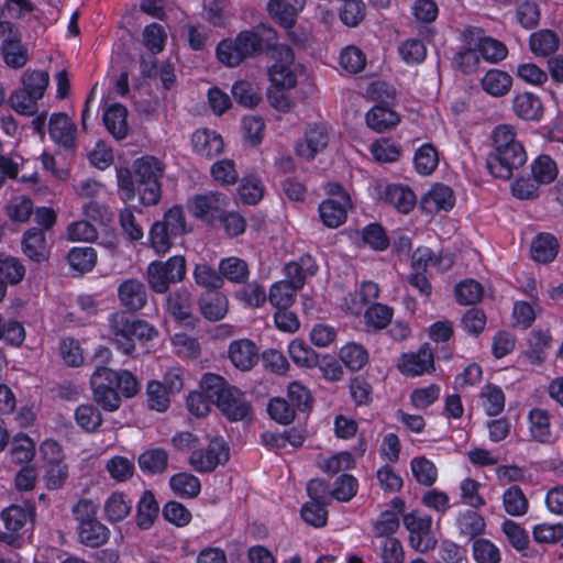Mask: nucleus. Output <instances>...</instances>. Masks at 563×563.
<instances>
[{"mask_svg": "<svg viewBox=\"0 0 563 563\" xmlns=\"http://www.w3.org/2000/svg\"><path fill=\"white\" fill-rule=\"evenodd\" d=\"M277 34L274 29L260 25L254 30L240 32L234 41L224 40L218 44V59L229 66H239L246 58L261 55L266 48H272Z\"/></svg>", "mask_w": 563, "mask_h": 563, "instance_id": "nucleus-1", "label": "nucleus"}, {"mask_svg": "<svg viewBox=\"0 0 563 563\" xmlns=\"http://www.w3.org/2000/svg\"><path fill=\"white\" fill-rule=\"evenodd\" d=\"M200 387L230 421L251 419L252 405L245 394L230 385L223 377L207 373L201 379Z\"/></svg>", "mask_w": 563, "mask_h": 563, "instance_id": "nucleus-2", "label": "nucleus"}, {"mask_svg": "<svg viewBox=\"0 0 563 563\" xmlns=\"http://www.w3.org/2000/svg\"><path fill=\"white\" fill-rule=\"evenodd\" d=\"M110 335L117 349L126 355L135 351V342L146 343L157 331L145 320L130 317L126 311H117L109 317Z\"/></svg>", "mask_w": 563, "mask_h": 563, "instance_id": "nucleus-3", "label": "nucleus"}, {"mask_svg": "<svg viewBox=\"0 0 563 563\" xmlns=\"http://www.w3.org/2000/svg\"><path fill=\"white\" fill-rule=\"evenodd\" d=\"M133 173L140 201L144 206H155L162 196L161 181L164 164L154 156H143L134 161Z\"/></svg>", "mask_w": 563, "mask_h": 563, "instance_id": "nucleus-4", "label": "nucleus"}, {"mask_svg": "<svg viewBox=\"0 0 563 563\" xmlns=\"http://www.w3.org/2000/svg\"><path fill=\"white\" fill-rule=\"evenodd\" d=\"M186 276V260L176 255L165 262L154 261L146 269V280L156 294H166L172 284L180 283Z\"/></svg>", "mask_w": 563, "mask_h": 563, "instance_id": "nucleus-5", "label": "nucleus"}, {"mask_svg": "<svg viewBox=\"0 0 563 563\" xmlns=\"http://www.w3.org/2000/svg\"><path fill=\"white\" fill-rule=\"evenodd\" d=\"M230 459L229 446L222 438L212 439L206 449L194 450L189 456V465L198 473H211L219 464Z\"/></svg>", "mask_w": 563, "mask_h": 563, "instance_id": "nucleus-6", "label": "nucleus"}, {"mask_svg": "<svg viewBox=\"0 0 563 563\" xmlns=\"http://www.w3.org/2000/svg\"><path fill=\"white\" fill-rule=\"evenodd\" d=\"M527 162V153L522 146L510 147L500 154H488L487 168L496 178L509 179L515 169L522 167Z\"/></svg>", "mask_w": 563, "mask_h": 563, "instance_id": "nucleus-7", "label": "nucleus"}, {"mask_svg": "<svg viewBox=\"0 0 563 563\" xmlns=\"http://www.w3.org/2000/svg\"><path fill=\"white\" fill-rule=\"evenodd\" d=\"M168 313L176 322L187 328H195L199 319L194 313L191 294L186 288L170 292L166 299Z\"/></svg>", "mask_w": 563, "mask_h": 563, "instance_id": "nucleus-8", "label": "nucleus"}, {"mask_svg": "<svg viewBox=\"0 0 563 563\" xmlns=\"http://www.w3.org/2000/svg\"><path fill=\"white\" fill-rule=\"evenodd\" d=\"M118 298L126 311L137 312L147 305L148 292L143 282L128 278L119 285Z\"/></svg>", "mask_w": 563, "mask_h": 563, "instance_id": "nucleus-9", "label": "nucleus"}, {"mask_svg": "<svg viewBox=\"0 0 563 563\" xmlns=\"http://www.w3.org/2000/svg\"><path fill=\"white\" fill-rule=\"evenodd\" d=\"M328 143V130L323 125L314 124L306 130L303 140L296 145V152L300 157L311 161L319 152L325 150Z\"/></svg>", "mask_w": 563, "mask_h": 563, "instance_id": "nucleus-10", "label": "nucleus"}, {"mask_svg": "<svg viewBox=\"0 0 563 563\" xmlns=\"http://www.w3.org/2000/svg\"><path fill=\"white\" fill-rule=\"evenodd\" d=\"M227 206V198L220 192L196 196L189 207L196 218L207 219L220 216Z\"/></svg>", "mask_w": 563, "mask_h": 563, "instance_id": "nucleus-11", "label": "nucleus"}, {"mask_svg": "<svg viewBox=\"0 0 563 563\" xmlns=\"http://www.w3.org/2000/svg\"><path fill=\"white\" fill-rule=\"evenodd\" d=\"M455 202L453 190L442 184L435 185L421 200V209L434 214L441 210L449 211Z\"/></svg>", "mask_w": 563, "mask_h": 563, "instance_id": "nucleus-12", "label": "nucleus"}, {"mask_svg": "<svg viewBox=\"0 0 563 563\" xmlns=\"http://www.w3.org/2000/svg\"><path fill=\"white\" fill-rule=\"evenodd\" d=\"M48 125L49 135L55 143L68 150L75 147L76 126L65 113H54Z\"/></svg>", "mask_w": 563, "mask_h": 563, "instance_id": "nucleus-13", "label": "nucleus"}, {"mask_svg": "<svg viewBox=\"0 0 563 563\" xmlns=\"http://www.w3.org/2000/svg\"><path fill=\"white\" fill-rule=\"evenodd\" d=\"M399 369L409 375H421L434 368L432 350L426 344L417 353L404 354Z\"/></svg>", "mask_w": 563, "mask_h": 563, "instance_id": "nucleus-14", "label": "nucleus"}, {"mask_svg": "<svg viewBox=\"0 0 563 563\" xmlns=\"http://www.w3.org/2000/svg\"><path fill=\"white\" fill-rule=\"evenodd\" d=\"M351 207L350 196H343L341 200L327 199L319 206L320 218L328 228H338L347 217V209Z\"/></svg>", "mask_w": 563, "mask_h": 563, "instance_id": "nucleus-15", "label": "nucleus"}, {"mask_svg": "<svg viewBox=\"0 0 563 563\" xmlns=\"http://www.w3.org/2000/svg\"><path fill=\"white\" fill-rule=\"evenodd\" d=\"M23 252L32 261L37 264L46 262L49 257L45 233L37 228H31L23 234L22 240Z\"/></svg>", "mask_w": 563, "mask_h": 563, "instance_id": "nucleus-16", "label": "nucleus"}, {"mask_svg": "<svg viewBox=\"0 0 563 563\" xmlns=\"http://www.w3.org/2000/svg\"><path fill=\"white\" fill-rule=\"evenodd\" d=\"M229 357L236 368L251 369L258 361L256 345L250 340H238L230 344Z\"/></svg>", "mask_w": 563, "mask_h": 563, "instance_id": "nucleus-17", "label": "nucleus"}, {"mask_svg": "<svg viewBox=\"0 0 563 563\" xmlns=\"http://www.w3.org/2000/svg\"><path fill=\"white\" fill-rule=\"evenodd\" d=\"M302 0H295L291 4L287 0H269L267 10L269 15L283 27L291 29L296 23L297 14L303 9Z\"/></svg>", "mask_w": 563, "mask_h": 563, "instance_id": "nucleus-18", "label": "nucleus"}, {"mask_svg": "<svg viewBox=\"0 0 563 563\" xmlns=\"http://www.w3.org/2000/svg\"><path fill=\"white\" fill-rule=\"evenodd\" d=\"M201 314L209 321H219L228 312V299L220 291H205L199 298Z\"/></svg>", "mask_w": 563, "mask_h": 563, "instance_id": "nucleus-19", "label": "nucleus"}, {"mask_svg": "<svg viewBox=\"0 0 563 563\" xmlns=\"http://www.w3.org/2000/svg\"><path fill=\"white\" fill-rule=\"evenodd\" d=\"M192 146L199 155L212 158L223 152L224 143L222 137L216 132L208 130H198L192 134Z\"/></svg>", "mask_w": 563, "mask_h": 563, "instance_id": "nucleus-20", "label": "nucleus"}, {"mask_svg": "<svg viewBox=\"0 0 563 563\" xmlns=\"http://www.w3.org/2000/svg\"><path fill=\"white\" fill-rule=\"evenodd\" d=\"M551 343L552 336L548 330H533L529 334L525 356L531 364L540 365L545 361L547 350L550 349Z\"/></svg>", "mask_w": 563, "mask_h": 563, "instance_id": "nucleus-21", "label": "nucleus"}, {"mask_svg": "<svg viewBox=\"0 0 563 563\" xmlns=\"http://www.w3.org/2000/svg\"><path fill=\"white\" fill-rule=\"evenodd\" d=\"M400 121L397 112L384 104H376L366 113V124L382 133L396 126Z\"/></svg>", "mask_w": 563, "mask_h": 563, "instance_id": "nucleus-22", "label": "nucleus"}, {"mask_svg": "<svg viewBox=\"0 0 563 563\" xmlns=\"http://www.w3.org/2000/svg\"><path fill=\"white\" fill-rule=\"evenodd\" d=\"M382 199L395 207L401 213L410 212L416 205V195L407 187L399 185L386 186Z\"/></svg>", "mask_w": 563, "mask_h": 563, "instance_id": "nucleus-23", "label": "nucleus"}, {"mask_svg": "<svg viewBox=\"0 0 563 563\" xmlns=\"http://www.w3.org/2000/svg\"><path fill=\"white\" fill-rule=\"evenodd\" d=\"M482 88L488 95L494 97H503L507 95L512 86L511 76L499 69H490L481 80Z\"/></svg>", "mask_w": 563, "mask_h": 563, "instance_id": "nucleus-24", "label": "nucleus"}, {"mask_svg": "<svg viewBox=\"0 0 563 563\" xmlns=\"http://www.w3.org/2000/svg\"><path fill=\"white\" fill-rule=\"evenodd\" d=\"M512 107L515 113L523 120H539L543 112L541 100L531 92L517 95Z\"/></svg>", "mask_w": 563, "mask_h": 563, "instance_id": "nucleus-25", "label": "nucleus"}, {"mask_svg": "<svg viewBox=\"0 0 563 563\" xmlns=\"http://www.w3.org/2000/svg\"><path fill=\"white\" fill-rule=\"evenodd\" d=\"M126 117L128 110L120 103L111 106L103 114L106 128L117 140H122L128 134Z\"/></svg>", "mask_w": 563, "mask_h": 563, "instance_id": "nucleus-26", "label": "nucleus"}, {"mask_svg": "<svg viewBox=\"0 0 563 563\" xmlns=\"http://www.w3.org/2000/svg\"><path fill=\"white\" fill-rule=\"evenodd\" d=\"M559 251V242L550 233L539 234L531 243L532 258L539 263L552 262Z\"/></svg>", "mask_w": 563, "mask_h": 563, "instance_id": "nucleus-27", "label": "nucleus"}, {"mask_svg": "<svg viewBox=\"0 0 563 563\" xmlns=\"http://www.w3.org/2000/svg\"><path fill=\"white\" fill-rule=\"evenodd\" d=\"M139 466L147 474H163L168 466V453L161 448L148 449L139 456Z\"/></svg>", "mask_w": 563, "mask_h": 563, "instance_id": "nucleus-28", "label": "nucleus"}, {"mask_svg": "<svg viewBox=\"0 0 563 563\" xmlns=\"http://www.w3.org/2000/svg\"><path fill=\"white\" fill-rule=\"evenodd\" d=\"M233 99L245 108H254L262 101L260 87L250 80H238L231 89Z\"/></svg>", "mask_w": 563, "mask_h": 563, "instance_id": "nucleus-29", "label": "nucleus"}, {"mask_svg": "<svg viewBox=\"0 0 563 563\" xmlns=\"http://www.w3.org/2000/svg\"><path fill=\"white\" fill-rule=\"evenodd\" d=\"M172 490L184 498H195L201 490V484L194 474L181 472L175 474L169 479Z\"/></svg>", "mask_w": 563, "mask_h": 563, "instance_id": "nucleus-30", "label": "nucleus"}, {"mask_svg": "<svg viewBox=\"0 0 563 563\" xmlns=\"http://www.w3.org/2000/svg\"><path fill=\"white\" fill-rule=\"evenodd\" d=\"M109 539V530L100 521L92 520L79 526V540L90 548H98Z\"/></svg>", "mask_w": 563, "mask_h": 563, "instance_id": "nucleus-31", "label": "nucleus"}, {"mask_svg": "<svg viewBox=\"0 0 563 563\" xmlns=\"http://www.w3.org/2000/svg\"><path fill=\"white\" fill-rule=\"evenodd\" d=\"M158 504L151 490L143 492L137 504L136 522L141 529H148L158 517Z\"/></svg>", "mask_w": 563, "mask_h": 563, "instance_id": "nucleus-32", "label": "nucleus"}, {"mask_svg": "<svg viewBox=\"0 0 563 563\" xmlns=\"http://www.w3.org/2000/svg\"><path fill=\"white\" fill-rule=\"evenodd\" d=\"M493 151L489 154H500L510 147L522 146L517 139L516 129L510 124L497 125L492 133Z\"/></svg>", "mask_w": 563, "mask_h": 563, "instance_id": "nucleus-33", "label": "nucleus"}, {"mask_svg": "<svg viewBox=\"0 0 563 563\" xmlns=\"http://www.w3.org/2000/svg\"><path fill=\"white\" fill-rule=\"evenodd\" d=\"M288 352L294 363L298 366L313 368L320 364V356L302 340L291 341Z\"/></svg>", "mask_w": 563, "mask_h": 563, "instance_id": "nucleus-34", "label": "nucleus"}, {"mask_svg": "<svg viewBox=\"0 0 563 563\" xmlns=\"http://www.w3.org/2000/svg\"><path fill=\"white\" fill-rule=\"evenodd\" d=\"M70 267L79 273L90 272L97 264V252L93 247H73L67 255Z\"/></svg>", "mask_w": 563, "mask_h": 563, "instance_id": "nucleus-35", "label": "nucleus"}, {"mask_svg": "<svg viewBox=\"0 0 563 563\" xmlns=\"http://www.w3.org/2000/svg\"><path fill=\"white\" fill-rule=\"evenodd\" d=\"M219 272L222 278L236 284H243L249 277V266L239 257H228L220 262Z\"/></svg>", "mask_w": 563, "mask_h": 563, "instance_id": "nucleus-36", "label": "nucleus"}, {"mask_svg": "<svg viewBox=\"0 0 563 563\" xmlns=\"http://www.w3.org/2000/svg\"><path fill=\"white\" fill-rule=\"evenodd\" d=\"M529 44L533 54L549 56L558 49L559 38L554 32L541 30L531 34Z\"/></svg>", "mask_w": 563, "mask_h": 563, "instance_id": "nucleus-37", "label": "nucleus"}, {"mask_svg": "<svg viewBox=\"0 0 563 563\" xmlns=\"http://www.w3.org/2000/svg\"><path fill=\"white\" fill-rule=\"evenodd\" d=\"M504 507L510 516H523L528 511L529 503L522 489L514 485L509 487L503 496Z\"/></svg>", "mask_w": 563, "mask_h": 563, "instance_id": "nucleus-38", "label": "nucleus"}, {"mask_svg": "<svg viewBox=\"0 0 563 563\" xmlns=\"http://www.w3.org/2000/svg\"><path fill=\"white\" fill-rule=\"evenodd\" d=\"M132 509L131 500H128L122 493H113L104 504V512L110 521L125 519Z\"/></svg>", "mask_w": 563, "mask_h": 563, "instance_id": "nucleus-39", "label": "nucleus"}, {"mask_svg": "<svg viewBox=\"0 0 563 563\" xmlns=\"http://www.w3.org/2000/svg\"><path fill=\"white\" fill-rule=\"evenodd\" d=\"M22 88L33 95V98L42 99L49 84V76L44 70H27L23 74Z\"/></svg>", "mask_w": 563, "mask_h": 563, "instance_id": "nucleus-40", "label": "nucleus"}, {"mask_svg": "<svg viewBox=\"0 0 563 563\" xmlns=\"http://www.w3.org/2000/svg\"><path fill=\"white\" fill-rule=\"evenodd\" d=\"M439 163V154L432 144H423L415 155V167L421 175H430Z\"/></svg>", "mask_w": 563, "mask_h": 563, "instance_id": "nucleus-41", "label": "nucleus"}, {"mask_svg": "<svg viewBox=\"0 0 563 563\" xmlns=\"http://www.w3.org/2000/svg\"><path fill=\"white\" fill-rule=\"evenodd\" d=\"M32 508L12 505L2 511L1 517L9 531L18 532L32 518Z\"/></svg>", "mask_w": 563, "mask_h": 563, "instance_id": "nucleus-42", "label": "nucleus"}, {"mask_svg": "<svg viewBox=\"0 0 563 563\" xmlns=\"http://www.w3.org/2000/svg\"><path fill=\"white\" fill-rule=\"evenodd\" d=\"M531 173L540 185L552 183L558 176L556 163L548 155H540L531 165Z\"/></svg>", "mask_w": 563, "mask_h": 563, "instance_id": "nucleus-43", "label": "nucleus"}, {"mask_svg": "<svg viewBox=\"0 0 563 563\" xmlns=\"http://www.w3.org/2000/svg\"><path fill=\"white\" fill-rule=\"evenodd\" d=\"M1 53L5 65L11 68H22L29 59L27 48L23 45L22 38L1 46Z\"/></svg>", "mask_w": 563, "mask_h": 563, "instance_id": "nucleus-44", "label": "nucleus"}, {"mask_svg": "<svg viewBox=\"0 0 563 563\" xmlns=\"http://www.w3.org/2000/svg\"><path fill=\"white\" fill-rule=\"evenodd\" d=\"M340 358L351 371H360L367 364L368 353L362 345L349 343L341 349Z\"/></svg>", "mask_w": 563, "mask_h": 563, "instance_id": "nucleus-45", "label": "nucleus"}, {"mask_svg": "<svg viewBox=\"0 0 563 563\" xmlns=\"http://www.w3.org/2000/svg\"><path fill=\"white\" fill-rule=\"evenodd\" d=\"M194 277L196 284L205 287L206 291H218L223 286L221 274L207 264L196 265Z\"/></svg>", "mask_w": 563, "mask_h": 563, "instance_id": "nucleus-46", "label": "nucleus"}, {"mask_svg": "<svg viewBox=\"0 0 563 563\" xmlns=\"http://www.w3.org/2000/svg\"><path fill=\"white\" fill-rule=\"evenodd\" d=\"M460 532L468 539H474L481 536L485 530L484 518L472 510L462 514L457 519Z\"/></svg>", "mask_w": 563, "mask_h": 563, "instance_id": "nucleus-47", "label": "nucleus"}, {"mask_svg": "<svg viewBox=\"0 0 563 563\" xmlns=\"http://www.w3.org/2000/svg\"><path fill=\"white\" fill-rule=\"evenodd\" d=\"M38 98H33V95L24 88L16 89L9 98L11 107L15 112L22 115H33L37 112Z\"/></svg>", "mask_w": 563, "mask_h": 563, "instance_id": "nucleus-48", "label": "nucleus"}, {"mask_svg": "<svg viewBox=\"0 0 563 563\" xmlns=\"http://www.w3.org/2000/svg\"><path fill=\"white\" fill-rule=\"evenodd\" d=\"M76 422L88 432L96 431L102 423V415L92 405H80L75 411Z\"/></svg>", "mask_w": 563, "mask_h": 563, "instance_id": "nucleus-49", "label": "nucleus"}, {"mask_svg": "<svg viewBox=\"0 0 563 563\" xmlns=\"http://www.w3.org/2000/svg\"><path fill=\"white\" fill-rule=\"evenodd\" d=\"M411 471L416 481L424 486L433 485L438 477L434 464L423 456L415 457L411 461Z\"/></svg>", "mask_w": 563, "mask_h": 563, "instance_id": "nucleus-50", "label": "nucleus"}, {"mask_svg": "<svg viewBox=\"0 0 563 563\" xmlns=\"http://www.w3.org/2000/svg\"><path fill=\"white\" fill-rule=\"evenodd\" d=\"M393 317V309L382 303L371 306L364 314L366 325L374 330L386 328Z\"/></svg>", "mask_w": 563, "mask_h": 563, "instance_id": "nucleus-51", "label": "nucleus"}, {"mask_svg": "<svg viewBox=\"0 0 563 563\" xmlns=\"http://www.w3.org/2000/svg\"><path fill=\"white\" fill-rule=\"evenodd\" d=\"M298 290L287 282H277L269 291V301L276 308H288L292 305Z\"/></svg>", "mask_w": 563, "mask_h": 563, "instance_id": "nucleus-52", "label": "nucleus"}, {"mask_svg": "<svg viewBox=\"0 0 563 563\" xmlns=\"http://www.w3.org/2000/svg\"><path fill=\"white\" fill-rule=\"evenodd\" d=\"M530 430L532 437L540 441L545 442L550 437V421L545 410L532 409L529 415Z\"/></svg>", "mask_w": 563, "mask_h": 563, "instance_id": "nucleus-53", "label": "nucleus"}, {"mask_svg": "<svg viewBox=\"0 0 563 563\" xmlns=\"http://www.w3.org/2000/svg\"><path fill=\"white\" fill-rule=\"evenodd\" d=\"M455 296L462 305H474L482 299L483 287L476 280H464L455 286Z\"/></svg>", "mask_w": 563, "mask_h": 563, "instance_id": "nucleus-54", "label": "nucleus"}, {"mask_svg": "<svg viewBox=\"0 0 563 563\" xmlns=\"http://www.w3.org/2000/svg\"><path fill=\"white\" fill-rule=\"evenodd\" d=\"M473 556L476 563H499V549L487 539H476L473 543Z\"/></svg>", "mask_w": 563, "mask_h": 563, "instance_id": "nucleus-55", "label": "nucleus"}, {"mask_svg": "<svg viewBox=\"0 0 563 563\" xmlns=\"http://www.w3.org/2000/svg\"><path fill=\"white\" fill-rule=\"evenodd\" d=\"M288 402L300 411L309 410L312 406V397L308 388L298 382H292L288 386Z\"/></svg>", "mask_w": 563, "mask_h": 563, "instance_id": "nucleus-56", "label": "nucleus"}, {"mask_svg": "<svg viewBox=\"0 0 563 563\" xmlns=\"http://www.w3.org/2000/svg\"><path fill=\"white\" fill-rule=\"evenodd\" d=\"M146 396L148 407L159 412L165 411L169 407V394L161 386V382L151 380L146 387Z\"/></svg>", "mask_w": 563, "mask_h": 563, "instance_id": "nucleus-57", "label": "nucleus"}, {"mask_svg": "<svg viewBox=\"0 0 563 563\" xmlns=\"http://www.w3.org/2000/svg\"><path fill=\"white\" fill-rule=\"evenodd\" d=\"M93 400L102 407L103 410L113 412L121 406V397L118 389L104 388L100 384L91 387Z\"/></svg>", "mask_w": 563, "mask_h": 563, "instance_id": "nucleus-58", "label": "nucleus"}, {"mask_svg": "<svg viewBox=\"0 0 563 563\" xmlns=\"http://www.w3.org/2000/svg\"><path fill=\"white\" fill-rule=\"evenodd\" d=\"M341 66L351 74L362 71L366 65L365 54L355 46H349L340 55Z\"/></svg>", "mask_w": 563, "mask_h": 563, "instance_id": "nucleus-59", "label": "nucleus"}, {"mask_svg": "<svg viewBox=\"0 0 563 563\" xmlns=\"http://www.w3.org/2000/svg\"><path fill=\"white\" fill-rule=\"evenodd\" d=\"M107 471L117 482H125L133 476L134 463L124 456H114L107 462Z\"/></svg>", "mask_w": 563, "mask_h": 563, "instance_id": "nucleus-60", "label": "nucleus"}, {"mask_svg": "<svg viewBox=\"0 0 563 563\" xmlns=\"http://www.w3.org/2000/svg\"><path fill=\"white\" fill-rule=\"evenodd\" d=\"M25 275V268L21 262L11 256H4L0 264V279L4 280L5 284L10 283L15 285L20 283Z\"/></svg>", "mask_w": 563, "mask_h": 563, "instance_id": "nucleus-61", "label": "nucleus"}, {"mask_svg": "<svg viewBox=\"0 0 563 563\" xmlns=\"http://www.w3.org/2000/svg\"><path fill=\"white\" fill-rule=\"evenodd\" d=\"M268 413L279 423L288 424L296 416V409L285 398H274L268 404Z\"/></svg>", "mask_w": 563, "mask_h": 563, "instance_id": "nucleus-62", "label": "nucleus"}, {"mask_svg": "<svg viewBox=\"0 0 563 563\" xmlns=\"http://www.w3.org/2000/svg\"><path fill=\"white\" fill-rule=\"evenodd\" d=\"M35 444L26 435L16 437L10 450L14 463H27L34 457Z\"/></svg>", "mask_w": 563, "mask_h": 563, "instance_id": "nucleus-63", "label": "nucleus"}, {"mask_svg": "<svg viewBox=\"0 0 563 563\" xmlns=\"http://www.w3.org/2000/svg\"><path fill=\"white\" fill-rule=\"evenodd\" d=\"M478 49L482 56L492 63H498L507 57L508 49L503 42L497 40L485 37L481 40Z\"/></svg>", "mask_w": 563, "mask_h": 563, "instance_id": "nucleus-64", "label": "nucleus"}]
</instances>
